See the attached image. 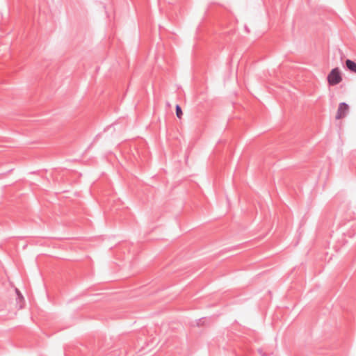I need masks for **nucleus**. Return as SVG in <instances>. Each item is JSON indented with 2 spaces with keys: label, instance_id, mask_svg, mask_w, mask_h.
Returning <instances> with one entry per match:
<instances>
[{
  "label": "nucleus",
  "instance_id": "nucleus-4",
  "mask_svg": "<svg viewBox=\"0 0 356 356\" xmlns=\"http://www.w3.org/2000/svg\"><path fill=\"white\" fill-rule=\"evenodd\" d=\"M175 112L177 117L180 119L183 115V113L181 111V108L179 104H177L175 106Z\"/></svg>",
  "mask_w": 356,
  "mask_h": 356
},
{
  "label": "nucleus",
  "instance_id": "nucleus-6",
  "mask_svg": "<svg viewBox=\"0 0 356 356\" xmlns=\"http://www.w3.org/2000/svg\"><path fill=\"white\" fill-rule=\"evenodd\" d=\"M16 292H17V295H18L19 296H20L21 298H22V296L21 295V293H19V291H18V289H16Z\"/></svg>",
  "mask_w": 356,
  "mask_h": 356
},
{
  "label": "nucleus",
  "instance_id": "nucleus-3",
  "mask_svg": "<svg viewBox=\"0 0 356 356\" xmlns=\"http://www.w3.org/2000/svg\"><path fill=\"white\" fill-rule=\"evenodd\" d=\"M346 66L348 70L352 72L356 73V63L350 59L346 60Z\"/></svg>",
  "mask_w": 356,
  "mask_h": 356
},
{
  "label": "nucleus",
  "instance_id": "nucleus-2",
  "mask_svg": "<svg viewBox=\"0 0 356 356\" xmlns=\"http://www.w3.org/2000/svg\"><path fill=\"white\" fill-rule=\"evenodd\" d=\"M348 110H349V106L346 103H345V102L340 103L339 105L337 115H336V119L339 120V119H341V118L346 117V114L348 112Z\"/></svg>",
  "mask_w": 356,
  "mask_h": 356
},
{
  "label": "nucleus",
  "instance_id": "nucleus-1",
  "mask_svg": "<svg viewBox=\"0 0 356 356\" xmlns=\"http://www.w3.org/2000/svg\"><path fill=\"white\" fill-rule=\"evenodd\" d=\"M342 81V76L338 67H335L331 70L327 75V81L330 86H336Z\"/></svg>",
  "mask_w": 356,
  "mask_h": 356
},
{
  "label": "nucleus",
  "instance_id": "nucleus-5",
  "mask_svg": "<svg viewBox=\"0 0 356 356\" xmlns=\"http://www.w3.org/2000/svg\"><path fill=\"white\" fill-rule=\"evenodd\" d=\"M258 351L261 356H267L266 353H263L262 350L259 349Z\"/></svg>",
  "mask_w": 356,
  "mask_h": 356
}]
</instances>
